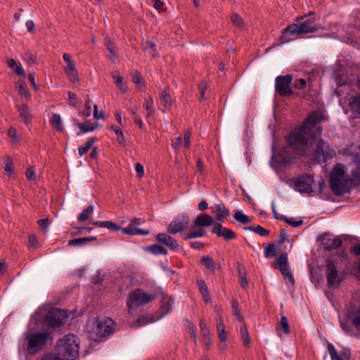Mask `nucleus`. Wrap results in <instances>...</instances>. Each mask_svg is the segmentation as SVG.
I'll list each match as a JSON object with an SVG mask.
<instances>
[{"mask_svg":"<svg viewBox=\"0 0 360 360\" xmlns=\"http://www.w3.org/2000/svg\"><path fill=\"white\" fill-rule=\"evenodd\" d=\"M326 120L327 118L325 117L323 112L321 110H316L309 113L300 125L308 130H313V127H315L321 122Z\"/></svg>","mask_w":360,"mask_h":360,"instance_id":"14","label":"nucleus"},{"mask_svg":"<svg viewBox=\"0 0 360 360\" xmlns=\"http://www.w3.org/2000/svg\"><path fill=\"white\" fill-rule=\"evenodd\" d=\"M51 124L52 127L58 131H63L62 120L60 115L54 113L51 119Z\"/></svg>","mask_w":360,"mask_h":360,"instance_id":"38","label":"nucleus"},{"mask_svg":"<svg viewBox=\"0 0 360 360\" xmlns=\"http://www.w3.org/2000/svg\"><path fill=\"white\" fill-rule=\"evenodd\" d=\"M322 131L320 126L314 130H308L300 125L285 136V140L297 158L311 160L321 164L336 155L335 150L321 139Z\"/></svg>","mask_w":360,"mask_h":360,"instance_id":"1","label":"nucleus"},{"mask_svg":"<svg viewBox=\"0 0 360 360\" xmlns=\"http://www.w3.org/2000/svg\"><path fill=\"white\" fill-rule=\"evenodd\" d=\"M144 220L140 218H134L129 224L127 227L122 228V232L124 234H128L129 236L134 235H143L146 236L149 234L148 231H145L136 227V226L140 225L143 223Z\"/></svg>","mask_w":360,"mask_h":360,"instance_id":"18","label":"nucleus"},{"mask_svg":"<svg viewBox=\"0 0 360 360\" xmlns=\"http://www.w3.org/2000/svg\"><path fill=\"white\" fill-rule=\"evenodd\" d=\"M160 102L163 104L165 108H169L172 104V99L168 92L167 89L163 90L160 96Z\"/></svg>","mask_w":360,"mask_h":360,"instance_id":"36","label":"nucleus"},{"mask_svg":"<svg viewBox=\"0 0 360 360\" xmlns=\"http://www.w3.org/2000/svg\"><path fill=\"white\" fill-rule=\"evenodd\" d=\"M352 174L354 179L360 184V158L356 161V168Z\"/></svg>","mask_w":360,"mask_h":360,"instance_id":"55","label":"nucleus"},{"mask_svg":"<svg viewBox=\"0 0 360 360\" xmlns=\"http://www.w3.org/2000/svg\"><path fill=\"white\" fill-rule=\"evenodd\" d=\"M41 360H62V359L58 356V355L56 354V352H55V353L50 352V353L45 354L41 358Z\"/></svg>","mask_w":360,"mask_h":360,"instance_id":"64","label":"nucleus"},{"mask_svg":"<svg viewBox=\"0 0 360 360\" xmlns=\"http://www.w3.org/2000/svg\"><path fill=\"white\" fill-rule=\"evenodd\" d=\"M97 141L96 137H92L89 139L84 146L78 148V153L79 156H82L85 153L88 152V150L91 148L92 145Z\"/></svg>","mask_w":360,"mask_h":360,"instance_id":"39","label":"nucleus"},{"mask_svg":"<svg viewBox=\"0 0 360 360\" xmlns=\"http://www.w3.org/2000/svg\"><path fill=\"white\" fill-rule=\"evenodd\" d=\"M112 77L114 82L118 86V87L123 91H125L126 89L122 86L123 77L120 75L117 72H113L112 73Z\"/></svg>","mask_w":360,"mask_h":360,"instance_id":"51","label":"nucleus"},{"mask_svg":"<svg viewBox=\"0 0 360 360\" xmlns=\"http://www.w3.org/2000/svg\"><path fill=\"white\" fill-rule=\"evenodd\" d=\"M149 250L155 255H165L167 253V250L160 245H152L148 248Z\"/></svg>","mask_w":360,"mask_h":360,"instance_id":"50","label":"nucleus"},{"mask_svg":"<svg viewBox=\"0 0 360 360\" xmlns=\"http://www.w3.org/2000/svg\"><path fill=\"white\" fill-rule=\"evenodd\" d=\"M198 89L200 94V100H205V94L207 89V82L205 80L200 81L198 84Z\"/></svg>","mask_w":360,"mask_h":360,"instance_id":"57","label":"nucleus"},{"mask_svg":"<svg viewBox=\"0 0 360 360\" xmlns=\"http://www.w3.org/2000/svg\"><path fill=\"white\" fill-rule=\"evenodd\" d=\"M214 222V218L207 214L198 215L193 221V226L200 229L211 226Z\"/></svg>","mask_w":360,"mask_h":360,"instance_id":"24","label":"nucleus"},{"mask_svg":"<svg viewBox=\"0 0 360 360\" xmlns=\"http://www.w3.org/2000/svg\"><path fill=\"white\" fill-rule=\"evenodd\" d=\"M102 227L106 228L111 231H118L120 229L122 230V228L117 226L115 223L111 221H103V224H102Z\"/></svg>","mask_w":360,"mask_h":360,"instance_id":"56","label":"nucleus"},{"mask_svg":"<svg viewBox=\"0 0 360 360\" xmlns=\"http://www.w3.org/2000/svg\"><path fill=\"white\" fill-rule=\"evenodd\" d=\"M197 283L199 288V290L202 296L203 300L205 302H208L211 300V297L209 295L207 286L205 281L199 279L197 281Z\"/></svg>","mask_w":360,"mask_h":360,"instance_id":"30","label":"nucleus"},{"mask_svg":"<svg viewBox=\"0 0 360 360\" xmlns=\"http://www.w3.org/2000/svg\"><path fill=\"white\" fill-rule=\"evenodd\" d=\"M191 131L189 129L186 130L184 134V145L187 148H189L191 146Z\"/></svg>","mask_w":360,"mask_h":360,"instance_id":"61","label":"nucleus"},{"mask_svg":"<svg viewBox=\"0 0 360 360\" xmlns=\"http://www.w3.org/2000/svg\"><path fill=\"white\" fill-rule=\"evenodd\" d=\"M273 212L274 213V217L277 219H280L281 221H285L288 224L292 226V227H298L300 226L303 224V221L302 219L296 220L294 218H288L283 215L278 214L274 210V207H272Z\"/></svg>","mask_w":360,"mask_h":360,"instance_id":"28","label":"nucleus"},{"mask_svg":"<svg viewBox=\"0 0 360 360\" xmlns=\"http://www.w3.org/2000/svg\"><path fill=\"white\" fill-rule=\"evenodd\" d=\"M307 82L304 78H300L295 80L294 87L297 89H302L306 86Z\"/></svg>","mask_w":360,"mask_h":360,"instance_id":"63","label":"nucleus"},{"mask_svg":"<svg viewBox=\"0 0 360 360\" xmlns=\"http://www.w3.org/2000/svg\"><path fill=\"white\" fill-rule=\"evenodd\" d=\"M155 299V295L146 293L140 288L136 289L128 295L127 301L128 312L131 313V311H134L139 306L146 304Z\"/></svg>","mask_w":360,"mask_h":360,"instance_id":"6","label":"nucleus"},{"mask_svg":"<svg viewBox=\"0 0 360 360\" xmlns=\"http://www.w3.org/2000/svg\"><path fill=\"white\" fill-rule=\"evenodd\" d=\"M199 325H200L201 334L203 336V338H205V344L207 345H208L209 342H210V329L207 327V326L204 320H200Z\"/></svg>","mask_w":360,"mask_h":360,"instance_id":"35","label":"nucleus"},{"mask_svg":"<svg viewBox=\"0 0 360 360\" xmlns=\"http://www.w3.org/2000/svg\"><path fill=\"white\" fill-rule=\"evenodd\" d=\"M327 349L330 354L331 360H350L352 356L349 348H343L339 354L335 347L331 343H328Z\"/></svg>","mask_w":360,"mask_h":360,"instance_id":"20","label":"nucleus"},{"mask_svg":"<svg viewBox=\"0 0 360 360\" xmlns=\"http://www.w3.org/2000/svg\"><path fill=\"white\" fill-rule=\"evenodd\" d=\"M94 207L92 205H89L85 208L77 217V221L84 222L89 219V217L93 213Z\"/></svg>","mask_w":360,"mask_h":360,"instance_id":"37","label":"nucleus"},{"mask_svg":"<svg viewBox=\"0 0 360 360\" xmlns=\"http://www.w3.org/2000/svg\"><path fill=\"white\" fill-rule=\"evenodd\" d=\"M153 104L154 101L152 97H148L145 100L143 103V108L147 112V117L153 115V114L155 112Z\"/></svg>","mask_w":360,"mask_h":360,"instance_id":"42","label":"nucleus"},{"mask_svg":"<svg viewBox=\"0 0 360 360\" xmlns=\"http://www.w3.org/2000/svg\"><path fill=\"white\" fill-rule=\"evenodd\" d=\"M98 127V124L96 123H88V124H83V123H79L78 127L80 129V132L78 133V135H80L82 134L88 132V131H93L94 129H96Z\"/></svg>","mask_w":360,"mask_h":360,"instance_id":"41","label":"nucleus"},{"mask_svg":"<svg viewBox=\"0 0 360 360\" xmlns=\"http://www.w3.org/2000/svg\"><path fill=\"white\" fill-rule=\"evenodd\" d=\"M233 218L243 224H246L250 222V218L246 214H243L239 210L235 212Z\"/></svg>","mask_w":360,"mask_h":360,"instance_id":"46","label":"nucleus"},{"mask_svg":"<svg viewBox=\"0 0 360 360\" xmlns=\"http://www.w3.org/2000/svg\"><path fill=\"white\" fill-rule=\"evenodd\" d=\"M190 223V217L188 214H183L174 218L169 224L167 232L176 234L186 229Z\"/></svg>","mask_w":360,"mask_h":360,"instance_id":"13","label":"nucleus"},{"mask_svg":"<svg viewBox=\"0 0 360 360\" xmlns=\"http://www.w3.org/2000/svg\"><path fill=\"white\" fill-rule=\"evenodd\" d=\"M68 316L65 311L54 308L49 310L44 318V324L49 328H56L61 326Z\"/></svg>","mask_w":360,"mask_h":360,"instance_id":"7","label":"nucleus"},{"mask_svg":"<svg viewBox=\"0 0 360 360\" xmlns=\"http://www.w3.org/2000/svg\"><path fill=\"white\" fill-rule=\"evenodd\" d=\"M63 58L67 63V65L64 68V71L68 79L72 83L77 82L79 81L78 72L76 70L75 63L72 60L71 56L68 53H63Z\"/></svg>","mask_w":360,"mask_h":360,"instance_id":"17","label":"nucleus"},{"mask_svg":"<svg viewBox=\"0 0 360 360\" xmlns=\"http://www.w3.org/2000/svg\"><path fill=\"white\" fill-rule=\"evenodd\" d=\"M318 30L319 27L315 25L314 18L306 19L299 24L288 25L282 31L281 40L282 43H286L295 38H301L303 34L316 32Z\"/></svg>","mask_w":360,"mask_h":360,"instance_id":"3","label":"nucleus"},{"mask_svg":"<svg viewBox=\"0 0 360 360\" xmlns=\"http://www.w3.org/2000/svg\"><path fill=\"white\" fill-rule=\"evenodd\" d=\"M313 176L303 175L293 181L294 189L300 193H311L312 190Z\"/></svg>","mask_w":360,"mask_h":360,"instance_id":"15","label":"nucleus"},{"mask_svg":"<svg viewBox=\"0 0 360 360\" xmlns=\"http://www.w3.org/2000/svg\"><path fill=\"white\" fill-rule=\"evenodd\" d=\"M264 255L266 258L274 257L276 255V247L274 243L269 244L264 249Z\"/></svg>","mask_w":360,"mask_h":360,"instance_id":"47","label":"nucleus"},{"mask_svg":"<svg viewBox=\"0 0 360 360\" xmlns=\"http://www.w3.org/2000/svg\"><path fill=\"white\" fill-rule=\"evenodd\" d=\"M105 45L107 48V49L109 51V52L112 54L113 56L115 55L116 51H115V46L112 41L110 40L109 39H105Z\"/></svg>","mask_w":360,"mask_h":360,"instance_id":"62","label":"nucleus"},{"mask_svg":"<svg viewBox=\"0 0 360 360\" xmlns=\"http://www.w3.org/2000/svg\"><path fill=\"white\" fill-rule=\"evenodd\" d=\"M210 209L212 213L216 214L215 219L217 221L220 222H223L230 214L229 210L226 207L222 202L213 205L210 207Z\"/></svg>","mask_w":360,"mask_h":360,"instance_id":"21","label":"nucleus"},{"mask_svg":"<svg viewBox=\"0 0 360 360\" xmlns=\"http://www.w3.org/2000/svg\"><path fill=\"white\" fill-rule=\"evenodd\" d=\"M245 229L254 231L261 236H267L270 233L269 230L264 229L260 225H257L256 226H247Z\"/></svg>","mask_w":360,"mask_h":360,"instance_id":"43","label":"nucleus"},{"mask_svg":"<svg viewBox=\"0 0 360 360\" xmlns=\"http://www.w3.org/2000/svg\"><path fill=\"white\" fill-rule=\"evenodd\" d=\"M96 237H84L71 239L68 241L69 246L85 245L88 242L96 240Z\"/></svg>","mask_w":360,"mask_h":360,"instance_id":"32","label":"nucleus"},{"mask_svg":"<svg viewBox=\"0 0 360 360\" xmlns=\"http://www.w3.org/2000/svg\"><path fill=\"white\" fill-rule=\"evenodd\" d=\"M145 51L153 58L157 56L155 44L151 41H146L144 46Z\"/></svg>","mask_w":360,"mask_h":360,"instance_id":"48","label":"nucleus"},{"mask_svg":"<svg viewBox=\"0 0 360 360\" xmlns=\"http://www.w3.org/2000/svg\"><path fill=\"white\" fill-rule=\"evenodd\" d=\"M212 233L216 234L218 237L223 238L227 241L236 238V234L232 229L223 226L221 223H217L214 224L212 228Z\"/></svg>","mask_w":360,"mask_h":360,"instance_id":"19","label":"nucleus"},{"mask_svg":"<svg viewBox=\"0 0 360 360\" xmlns=\"http://www.w3.org/2000/svg\"><path fill=\"white\" fill-rule=\"evenodd\" d=\"M231 21L237 27H240L243 25V20L238 13H234L231 16Z\"/></svg>","mask_w":360,"mask_h":360,"instance_id":"53","label":"nucleus"},{"mask_svg":"<svg viewBox=\"0 0 360 360\" xmlns=\"http://www.w3.org/2000/svg\"><path fill=\"white\" fill-rule=\"evenodd\" d=\"M22 59L29 66L37 63V56L29 51L23 54Z\"/></svg>","mask_w":360,"mask_h":360,"instance_id":"45","label":"nucleus"},{"mask_svg":"<svg viewBox=\"0 0 360 360\" xmlns=\"http://www.w3.org/2000/svg\"><path fill=\"white\" fill-rule=\"evenodd\" d=\"M110 128L114 130V132L117 136V140L118 143L120 144L124 145L125 143V138L123 134L122 130L118 127L114 128L113 126H112Z\"/></svg>","mask_w":360,"mask_h":360,"instance_id":"52","label":"nucleus"},{"mask_svg":"<svg viewBox=\"0 0 360 360\" xmlns=\"http://www.w3.org/2000/svg\"><path fill=\"white\" fill-rule=\"evenodd\" d=\"M217 331L219 340L221 342H225L227 339V336L225 330L224 319L221 316H219L217 319Z\"/></svg>","mask_w":360,"mask_h":360,"instance_id":"29","label":"nucleus"},{"mask_svg":"<svg viewBox=\"0 0 360 360\" xmlns=\"http://www.w3.org/2000/svg\"><path fill=\"white\" fill-rule=\"evenodd\" d=\"M8 135L12 139L13 143H17L20 141L17 129L13 127L8 129Z\"/></svg>","mask_w":360,"mask_h":360,"instance_id":"54","label":"nucleus"},{"mask_svg":"<svg viewBox=\"0 0 360 360\" xmlns=\"http://www.w3.org/2000/svg\"><path fill=\"white\" fill-rule=\"evenodd\" d=\"M345 317L360 334V303L355 300L346 304Z\"/></svg>","mask_w":360,"mask_h":360,"instance_id":"8","label":"nucleus"},{"mask_svg":"<svg viewBox=\"0 0 360 360\" xmlns=\"http://www.w3.org/2000/svg\"><path fill=\"white\" fill-rule=\"evenodd\" d=\"M271 266L274 269H278L285 279L288 280L292 285L295 284L293 275L288 264V255L286 253L280 254L276 261L271 264Z\"/></svg>","mask_w":360,"mask_h":360,"instance_id":"9","label":"nucleus"},{"mask_svg":"<svg viewBox=\"0 0 360 360\" xmlns=\"http://www.w3.org/2000/svg\"><path fill=\"white\" fill-rule=\"evenodd\" d=\"M321 244L325 250L331 251L340 248L342 245V240L339 237L332 238L326 235L322 238Z\"/></svg>","mask_w":360,"mask_h":360,"instance_id":"22","label":"nucleus"},{"mask_svg":"<svg viewBox=\"0 0 360 360\" xmlns=\"http://www.w3.org/2000/svg\"><path fill=\"white\" fill-rule=\"evenodd\" d=\"M182 146V138L181 136L175 138L172 141V147L176 150L178 151L180 150Z\"/></svg>","mask_w":360,"mask_h":360,"instance_id":"60","label":"nucleus"},{"mask_svg":"<svg viewBox=\"0 0 360 360\" xmlns=\"http://www.w3.org/2000/svg\"><path fill=\"white\" fill-rule=\"evenodd\" d=\"M51 333L48 331L34 333L27 337V351L30 355H34L41 352L49 340H52Z\"/></svg>","mask_w":360,"mask_h":360,"instance_id":"5","label":"nucleus"},{"mask_svg":"<svg viewBox=\"0 0 360 360\" xmlns=\"http://www.w3.org/2000/svg\"><path fill=\"white\" fill-rule=\"evenodd\" d=\"M239 275H240V285L243 289H246L248 287V281L246 277V273L242 272L240 269H239Z\"/></svg>","mask_w":360,"mask_h":360,"instance_id":"58","label":"nucleus"},{"mask_svg":"<svg viewBox=\"0 0 360 360\" xmlns=\"http://www.w3.org/2000/svg\"><path fill=\"white\" fill-rule=\"evenodd\" d=\"M231 307H232V311H233V315L237 317L238 320L240 322L243 323L245 321V320L240 313L239 304L236 300H233L232 301Z\"/></svg>","mask_w":360,"mask_h":360,"instance_id":"44","label":"nucleus"},{"mask_svg":"<svg viewBox=\"0 0 360 360\" xmlns=\"http://www.w3.org/2000/svg\"><path fill=\"white\" fill-rule=\"evenodd\" d=\"M280 329H282L283 330L284 334L287 335L289 333V325H288V321L286 316H281L280 324L276 328V330L278 331Z\"/></svg>","mask_w":360,"mask_h":360,"instance_id":"49","label":"nucleus"},{"mask_svg":"<svg viewBox=\"0 0 360 360\" xmlns=\"http://www.w3.org/2000/svg\"><path fill=\"white\" fill-rule=\"evenodd\" d=\"M352 274L359 281H360V261L354 264L353 268L351 271Z\"/></svg>","mask_w":360,"mask_h":360,"instance_id":"59","label":"nucleus"},{"mask_svg":"<svg viewBox=\"0 0 360 360\" xmlns=\"http://www.w3.org/2000/svg\"><path fill=\"white\" fill-rule=\"evenodd\" d=\"M156 240L172 250H176L179 248L177 241L167 233H160L156 236Z\"/></svg>","mask_w":360,"mask_h":360,"instance_id":"23","label":"nucleus"},{"mask_svg":"<svg viewBox=\"0 0 360 360\" xmlns=\"http://www.w3.org/2000/svg\"><path fill=\"white\" fill-rule=\"evenodd\" d=\"M292 77L290 75L278 76L275 80V90L281 96H287L292 94L290 84Z\"/></svg>","mask_w":360,"mask_h":360,"instance_id":"12","label":"nucleus"},{"mask_svg":"<svg viewBox=\"0 0 360 360\" xmlns=\"http://www.w3.org/2000/svg\"><path fill=\"white\" fill-rule=\"evenodd\" d=\"M205 235H206L205 230L203 229L199 228L195 230L190 231L187 234H186L184 236V239L186 240H188L193 239V238L203 237Z\"/></svg>","mask_w":360,"mask_h":360,"instance_id":"34","label":"nucleus"},{"mask_svg":"<svg viewBox=\"0 0 360 360\" xmlns=\"http://www.w3.org/2000/svg\"><path fill=\"white\" fill-rule=\"evenodd\" d=\"M79 339L73 334L58 339L55 346V351L62 360H75L79 356Z\"/></svg>","mask_w":360,"mask_h":360,"instance_id":"2","label":"nucleus"},{"mask_svg":"<svg viewBox=\"0 0 360 360\" xmlns=\"http://www.w3.org/2000/svg\"><path fill=\"white\" fill-rule=\"evenodd\" d=\"M242 323L243 326L240 328V335L241 336L244 345L245 347H248L250 343V338L245 321Z\"/></svg>","mask_w":360,"mask_h":360,"instance_id":"40","label":"nucleus"},{"mask_svg":"<svg viewBox=\"0 0 360 360\" xmlns=\"http://www.w3.org/2000/svg\"><path fill=\"white\" fill-rule=\"evenodd\" d=\"M16 108L20 118L22 119V122L25 124L28 125L30 123L32 122V117L30 115L29 108L26 104L17 105Z\"/></svg>","mask_w":360,"mask_h":360,"instance_id":"25","label":"nucleus"},{"mask_svg":"<svg viewBox=\"0 0 360 360\" xmlns=\"http://www.w3.org/2000/svg\"><path fill=\"white\" fill-rule=\"evenodd\" d=\"M326 277L328 287H333L336 283L339 284L341 280L339 279L338 271V262L330 258L326 260Z\"/></svg>","mask_w":360,"mask_h":360,"instance_id":"10","label":"nucleus"},{"mask_svg":"<svg viewBox=\"0 0 360 360\" xmlns=\"http://www.w3.org/2000/svg\"><path fill=\"white\" fill-rule=\"evenodd\" d=\"M274 158L277 163L281 166H285L292 162L295 158H297L290 151V147H283L276 153H274Z\"/></svg>","mask_w":360,"mask_h":360,"instance_id":"16","label":"nucleus"},{"mask_svg":"<svg viewBox=\"0 0 360 360\" xmlns=\"http://www.w3.org/2000/svg\"><path fill=\"white\" fill-rule=\"evenodd\" d=\"M115 330V323L112 319L108 318L104 320H98L94 331L96 335L94 339L105 338L114 333Z\"/></svg>","mask_w":360,"mask_h":360,"instance_id":"11","label":"nucleus"},{"mask_svg":"<svg viewBox=\"0 0 360 360\" xmlns=\"http://www.w3.org/2000/svg\"><path fill=\"white\" fill-rule=\"evenodd\" d=\"M329 185L334 195L340 196L349 192L348 182L345 178V170L342 165H337L333 169Z\"/></svg>","mask_w":360,"mask_h":360,"instance_id":"4","label":"nucleus"},{"mask_svg":"<svg viewBox=\"0 0 360 360\" xmlns=\"http://www.w3.org/2000/svg\"><path fill=\"white\" fill-rule=\"evenodd\" d=\"M349 106L354 117L360 119V95L353 96L349 102Z\"/></svg>","mask_w":360,"mask_h":360,"instance_id":"27","label":"nucleus"},{"mask_svg":"<svg viewBox=\"0 0 360 360\" xmlns=\"http://www.w3.org/2000/svg\"><path fill=\"white\" fill-rule=\"evenodd\" d=\"M8 66L13 70L15 73L18 76L24 77L25 75V71L20 65H18L16 61L13 58L7 60Z\"/></svg>","mask_w":360,"mask_h":360,"instance_id":"31","label":"nucleus"},{"mask_svg":"<svg viewBox=\"0 0 360 360\" xmlns=\"http://www.w3.org/2000/svg\"><path fill=\"white\" fill-rule=\"evenodd\" d=\"M161 295L162 297L160 311L162 316H165L172 311V305L173 304V300L170 296L167 295L164 292H162Z\"/></svg>","mask_w":360,"mask_h":360,"instance_id":"26","label":"nucleus"},{"mask_svg":"<svg viewBox=\"0 0 360 360\" xmlns=\"http://www.w3.org/2000/svg\"><path fill=\"white\" fill-rule=\"evenodd\" d=\"M200 263L205 266V268L211 272H214L216 269V264L214 259L210 256H203L200 259Z\"/></svg>","mask_w":360,"mask_h":360,"instance_id":"33","label":"nucleus"}]
</instances>
